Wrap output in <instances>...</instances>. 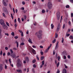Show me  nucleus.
Listing matches in <instances>:
<instances>
[{
  "mask_svg": "<svg viewBox=\"0 0 73 73\" xmlns=\"http://www.w3.org/2000/svg\"><path fill=\"white\" fill-rule=\"evenodd\" d=\"M58 61H60V59L61 58L60 57V56H58Z\"/></svg>",
  "mask_w": 73,
  "mask_h": 73,
  "instance_id": "29",
  "label": "nucleus"
},
{
  "mask_svg": "<svg viewBox=\"0 0 73 73\" xmlns=\"http://www.w3.org/2000/svg\"><path fill=\"white\" fill-rule=\"evenodd\" d=\"M21 40H22V41H24V38L23 37L22 38H21Z\"/></svg>",
  "mask_w": 73,
  "mask_h": 73,
  "instance_id": "42",
  "label": "nucleus"
},
{
  "mask_svg": "<svg viewBox=\"0 0 73 73\" xmlns=\"http://www.w3.org/2000/svg\"><path fill=\"white\" fill-rule=\"evenodd\" d=\"M44 23L45 25H46V21H45L44 22Z\"/></svg>",
  "mask_w": 73,
  "mask_h": 73,
  "instance_id": "55",
  "label": "nucleus"
},
{
  "mask_svg": "<svg viewBox=\"0 0 73 73\" xmlns=\"http://www.w3.org/2000/svg\"><path fill=\"white\" fill-rule=\"evenodd\" d=\"M38 37L39 39H41V35L40 34L39 35H38Z\"/></svg>",
  "mask_w": 73,
  "mask_h": 73,
  "instance_id": "18",
  "label": "nucleus"
},
{
  "mask_svg": "<svg viewBox=\"0 0 73 73\" xmlns=\"http://www.w3.org/2000/svg\"><path fill=\"white\" fill-rule=\"evenodd\" d=\"M71 17H73V13H71Z\"/></svg>",
  "mask_w": 73,
  "mask_h": 73,
  "instance_id": "56",
  "label": "nucleus"
},
{
  "mask_svg": "<svg viewBox=\"0 0 73 73\" xmlns=\"http://www.w3.org/2000/svg\"><path fill=\"white\" fill-rule=\"evenodd\" d=\"M11 35H12V36H14V35H15V33H14V32H13L11 34Z\"/></svg>",
  "mask_w": 73,
  "mask_h": 73,
  "instance_id": "49",
  "label": "nucleus"
},
{
  "mask_svg": "<svg viewBox=\"0 0 73 73\" xmlns=\"http://www.w3.org/2000/svg\"><path fill=\"white\" fill-rule=\"evenodd\" d=\"M33 47L34 48H36V46L35 45H33Z\"/></svg>",
  "mask_w": 73,
  "mask_h": 73,
  "instance_id": "64",
  "label": "nucleus"
},
{
  "mask_svg": "<svg viewBox=\"0 0 73 73\" xmlns=\"http://www.w3.org/2000/svg\"><path fill=\"white\" fill-rule=\"evenodd\" d=\"M66 7L67 8H69V6L68 5H67L66 6Z\"/></svg>",
  "mask_w": 73,
  "mask_h": 73,
  "instance_id": "41",
  "label": "nucleus"
},
{
  "mask_svg": "<svg viewBox=\"0 0 73 73\" xmlns=\"http://www.w3.org/2000/svg\"><path fill=\"white\" fill-rule=\"evenodd\" d=\"M19 32H20V33H23V32H22V31L21 30H19Z\"/></svg>",
  "mask_w": 73,
  "mask_h": 73,
  "instance_id": "52",
  "label": "nucleus"
},
{
  "mask_svg": "<svg viewBox=\"0 0 73 73\" xmlns=\"http://www.w3.org/2000/svg\"><path fill=\"white\" fill-rule=\"evenodd\" d=\"M69 38L70 40H73V36L71 35L69 36Z\"/></svg>",
  "mask_w": 73,
  "mask_h": 73,
  "instance_id": "17",
  "label": "nucleus"
},
{
  "mask_svg": "<svg viewBox=\"0 0 73 73\" xmlns=\"http://www.w3.org/2000/svg\"><path fill=\"white\" fill-rule=\"evenodd\" d=\"M3 17H7V16L6 15H5V14H4V13H3Z\"/></svg>",
  "mask_w": 73,
  "mask_h": 73,
  "instance_id": "30",
  "label": "nucleus"
},
{
  "mask_svg": "<svg viewBox=\"0 0 73 73\" xmlns=\"http://www.w3.org/2000/svg\"><path fill=\"white\" fill-rule=\"evenodd\" d=\"M21 9H22V10H24V7H21Z\"/></svg>",
  "mask_w": 73,
  "mask_h": 73,
  "instance_id": "62",
  "label": "nucleus"
},
{
  "mask_svg": "<svg viewBox=\"0 0 73 73\" xmlns=\"http://www.w3.org/2000/svg\"><path fill=\"white\" fill-rule=\"evenodd\" d=\"M58 37V34L57 33H55V38H57Z\"/></svg>",
  "mask_w": 73,
  "mask_h": 73,
  "instance_id": "24",
  "label": "nucleus"
},
{
  "mask_svg": "<svg viewBox=\"0 0 73 73\" xmlns=\"http://www.w3.org/2000/svg\"><path fill=\"white\" fill-rule=\"evenodd\" d=\"M5 68L6 69H7V66L6 65H5Z\"/></svg>",
  "mask_w": 73,
  "mask_h": 73,
  "instance_id": "51",
  "label": "nucleus"
},
{
  "mask_svg": "<svg viewBox=\"0 0 73 73\" xmlns=\"http://www.w3.org/2000/svg\"><path fill=\"white\" fill-rule=\"evenodd\" d=\"M9 62L10 64H11L12 62H11V59L9 58Z\"/></svg>",
  "mask_w": 73,
  "mask_h": 73,
  "instance_id": "27",
  "label": "nucleus"
},
{
  "mask_svg": "<svg viewBox=\"0 0 73 73\" xmlns=\"http://www.w3.org/2000/svg\"><path fill=\"white\" fill-rule=\"evenodd\" d=\"M48 6L49 9H50L52 8V4L51 2H49L48 4Z\"/></svg>",
  "mask_w": 73,
  "mask_h": 73,
  "instance_id": "1",
  "label": "nucleus"
},
{
  "mask_svg": "<svg viewBox=\"0 0 73 73\" xmlns=\"http://www.w3.org/2000/svg\"><path fill=\"white\" fill-rule=\"evenodd\" d=\"M51 29H53V28L54 27V26L53 25V24H51Z\"/></svg>",
  "mask_w": 73,
  "mask_h": 73,
  "instance_id": "19",
  "label": "nucleus"
},
{
  "mask_svg": "<svg viewBox=\"0 0 73 73\" xmlns=\"http://www.w3.org/2000/svg\"><path fill=\"white\" fill-rule=\"evenodd\" d=\"M17 48H18V47H19V42H17Z\"/></svg>",
  "mask_w": 73,
  "mask_h": 73,
  "instance_id": "35",
  "label": "nucleus"
},
{
  "mask_svg": "<svg viewBox=\"0 0 73 73\" xmlns=\"http://www.w3.org/2000/svg\"><path fill=\"white\" fill-rule=\"evenodd\" d=\"M34 68H32V72L33 73H35V71L34 70Z\"/></svg>",
  "mask_w": 73,
  "mask_h": 73,
  "instance_id": "31",
  "label": "nucleus"
},
{
  "mask_svg": "<svg viewBox=\"0 0 73 73\" xmlns=\"http://www.w3.org/2000/svg\"><path fill=\"white\" fill-rule=\"evenodd\" d=\"M63 58H64V59L65 60V59H66V56H64Z\"/></svg>",
  "mask_w": 73,
  "mask_h": 73,
  "instance_id": "54",
  "label": "nucleus"
},
{
  "mask_svg": "<svg viewBox=\"0 0 73 73\" xmlns=\"http://www.w3.org/2000/svg\"><path fill=\"white\" fill-rule=\"evenodd\" d=\"M2 27H3V28L5 30L7 29V26L6 25H5V24H4L2 25Z\"/></svg>",
  "mask_w": 73,
  "mask_h": 73,
  "instance_id": "6",
  "label": "nucleus"
},
{
  "mask_svg": "<svg viewBox=\"0 0 73 73\" xmlns=\"http://www.w3.org/2000/svg\"><path fill=\"white\" fill-rule=\"evenodd\" d=\"M32 52L33 53V54H36V51H35V50H34V49H33Z\"/></svg>",
  "mask_w": 73,
  "mask_h": 73,
  "instance_id": "16",
  "label": "nucleus"
},
{
  "mask_svg": "<svg viewBox=\"0 0 73 73\" xmlns=\"http://www.w3.org/2000/svg\"><path fill=\"white\" fill-rule=\"evenodd\" d=\"M18 36H16L15 37V39H17V38H18Z\"/></svg>",
  "mask_w": 73,
  "mask_h": 73,
  "instance_id": "53",
  "label": "nucleus"
},
{
  "mask_svg": "<svg viewBox=\"0 0 73 73\" xmlns=\"http://www.w3.org/2000/svg\"><path fill=\"white\" fill-rule=\"evenodd\" d=\"M3 10L4 11V12L6 13H8V11H7V8L5 7H3Z\"/></svg>",
  "mask_w": 73,
  "mask_h": 73,
  "instance_id": "10",
  "label": "nucleus"
},
{
  "mask_svg": "<svg viewBox=\"0 0 73 73\" xmlns=\"http://www.w3.org/2000/svg\"><path fill=\"white\" fill-rule=\"evenodd\" d=\"M40 53L41 54L42 56V55H43V54H44L43 52L41 51L40 52Z\"/></svg>",
  "mask_w": 73,
  "mask_h": 73,
  "instance_id": "50",
  "label": "nucleus"
},
{
  "mask_svg": "<svg viewBox=\"0 0 73 73\" xmlns=\"http://www.w3.org/2000/svg\"><path fill=\"white\" fill-rule=\"evenodd\" d=\"M68 24H69L70 26V25H71V22L70 21H69Z\"/></svg>",
  "mask_w": 73,
  "mask_h": 73,
  "instance_id": "48",
  "label": "nucleus"
},
{
  "mask_svg": "<svg viewBox=\"0 0 73 73\" xmlns=\"http://www.w3.org/2000/svg\"><path fill=\"white\" fill-rule=\"evenodd\" d=\"M70 36V34H66V36L67 37H69V36Z\"/></svg>",
  "mask_w": 73,
  "mask_h": 73,
  "instance_id": "37",
  "label": "nucleus"
},
{
  "mask_svg": "<svg viewBox=\"0 0 73 73\" xmlns=\"http://www.w3.org/2000/svg\"><path fill=\"white\" fill-rule=\"evenodd\" d=\"M0 23L2 25L5 24V23H4V20L3 19H1L0 20Z\"/></svg>",
  "mask_w": 73,
  "mask_h": 73,
  "instance_id": "9",
  "label": "nucleus"
},
{
  "mask_svg": "<svg viewBox=\"0 0 73 73\" xmlns=\"http://www.w3.org/2000/svg\"><path fill=\"white\" fill-rule=\"evenodd\" d=\"M67 57H68V58H70V55H68V56Z\"/></svg>",
  "mask_w": 73,
  "mask_h": 73,
  "instance_id": "58",
  "label": "nucleus"
},
{
  "mask_svg": "<svg viewBox=\"0 0 73 73\" xmlns=\"http://www.w3.org/2000/svg\"><path fill=\"white\" fill-rule=\"evenodd\" d=\"M42 65H44V60H43L42 62Z\"/></svg>",
  "mask_w": 73,
  "mask_h": 73,
  "instance_id": "43",
  "label": "nucleus"
},
{
  "mask_svg": "<svg viewBox=\"0 0 73 73\" xmlns=\"http://www.w3.org/2000/svg\"><path fill=\"white\" fill-rule=\"evenodd\" d=\"M70 1L71 3H73V0H70Z\"/></svg>",
  "mask_w": 73,
  "mask_h": 73,
  "instance_id": "60",
  "label": "nucleus"
},
{
  "mask_svg": "<svg viewBox=\"0 0 73 73\" xmlns=\"http://www.w3.org/2000/svg\"><path fill=\"white\" fill-rule=\"evenodd\" d=\"M58 42H57L56 44L55 47V50H57V48H58Z\"/></svg>",
  "mask_w": 73,
  "mask_h": 73,
  "instance_id": "5",
  "label": "nucleus"
},
{
  "mask_svg": "<svg viewBox=\"0 0 73 73\" xmlns=\"http://www.w3.org/2000/svg\"><path fill=\"white\" fill-rule=\"evenodd\" d=\"M5 50H8V47H6L5 48Z\"/></svg>",
  "mask_w": 73,
  "mask_h": 73,
  "instance_id": "63",
  "label": "nucleus"
},
{
  "mask_svg": "<svg viewBox=\"0 0 73 73\" xmlns=\"http://www.w3.org/2000/svg\"><path fill=\"white\" fill-rule=\"evenodd\" d=\"M62 55L63 56H64V55L67 56V55H68V54H67L66 51H64L62 53Z\"/></svg>",
  "mask_w": 73,
  "mask_h": 73,
  "instance_id": "4",
  "label": "nucleus"
},
{
  "mask_svg": "<svg viewBox=\"0 0 73 73\" xmlns=\"http://www.w3.org/2000/svg\"><path fill=\"white\" fill-rule=\"evenodd\" d=\"M22 4L23 5H25V2L23 1L22 2Z\"/></svg>",
  "mask_w": 73,
  "mask_h": 73,
  "instance_id": "39",
  "label": "nucleus"
},
{
  "mask_svg": "<svg viewBox=\"0 0 73 73\" xmlns=\"http://www.w3.org/2000/svg\"><path fill=\"white\" fill-rule=\"evenodd\" d=\"M3 37V35L1 34V33L0 34V38H1Z\"/></svg>",
  "mask_w": 73,
  "mask_h": 73,
  "instance_id": "32",
  "label": "nucleus"
},
{
  "mask_svg": "<svg viewBox=\"0 0 73 73\" xmlns=\"http://www.w3.org/2000/svg\"><path fill=\"white\" fill-rule=\"evenodd\" d=\"M33 66L34 68H36V66L35 64H34L33 65Z\"/></svg>",
  "mask_w": 73,
  "mask_h": 73,
  "instance_id": "36",
  "label": "nucleus"
},
{
  "mask_svg": "<svg viewBox=\"0 0 73 73\" xmlns=\"http://www.w3.org/2000/svg\"><path fill=\"white\" fill-rule=\"evenodd\" d=\"M3 69V65L1 64H0V72H2V70Z\"/></svg>",
  "mask_w": 73,
  "mask_h": 73,
  "instance_id": "8",
  "label": "nucleus"
},
{
  "mask_svg": "<svg viewBox=\"0 0 73 73\" xmlns=\"http://www.w3.org/2000/svg\"><path fill=\"white\" fill-rule=\"evenodd\" d=\"M9 55H10V52H8L7 53V56H9Z\"/></svg>",
  "mask_w": 73,
  "mask_h": 73,
  "instance_id": "61",
  "label": "nucleus"
},
{
  "mask_svg": "<svg viewBox=\"0 0 73 73\" xmlns=\"http://www.w3.org/2000/svg\"><path fill=\"white\" fill-rule=\"evenodd\" d=\"M25 59L27 62H28V61H29V58L28 57H26Z\"/></svg>",
  "mask_w": 73,
  "mask_h": 73,
  "instance_id": "13",
  "label": "nucleus"
},
{
  "mask_svg": "<svg viewBox=\"0 0 73 73\" xmlns=\"http://www.w3.org/2000/svg\"><path fill=\"white\" fill-rule=\"evenodd\" d=\"M48 50H49L48 49H46L45 51V53H46L47 52H48Z\"/></svg>",
  "mask_w": 73,
  "mask_h": 73,
  "instance_id": "45",
  "label": "nucleus"
},
{
  "mask_svg": "<svg viewBox=\"0 0 73 73\" xmlns=\"http://www.w3.org/2000/svg\"><path fill=\"white\" fill-rule=\"evenodd\" d=\"M58 71L56 73H60V70L59 69L57 70Z\"/></svg>",
  "mask_w": 73,
  "mask_h": 73,
  "instance_id": "57",
  "label": "nucleus"
},
{
  "mask_svg": "<svg viewBox=\"0 0 73 73\" xmlns=\"http://www.w3.org/2000/svg\"><path fill=\"white\" fill-rule=\"evenodd\" d=\"M62 73H66V69L64 68L63 69Z\"/></svg>",
  "mask_w": 73,
  "mask_h": 73,
  "instance_id": "12",
  "label": "nucleus"
},
{
  "mask_svg": "<svg viewBox=\"0 0 73 73\" xmlns=\"http://www.w3.org/2000/svg\"><path fill=\"white\" fill-rule=\"evenodd\" d=\"M65 24H64L63 26V29H64V28H65Z\"/></svg>",
  "mask_w": 73,
  "mask_h": 73,
  "instance_id": "46",
  "label": "nucleus"
},
{
  "mask_svg": "<svg viewBox=\"0 0 73 73\" xmlns=\"http://www.w3.org/2000/svg\"><path fill=\"white\" fill-rule=\"evenodd\" d=\"M56 16L57 17V19L58 20L60 19V12H58L56 13Z\"/></svg>",
  "mask_w": 73,
  "mask_h": 73,
  "instance_id": "3",
  "label": "nucleus"
},
{
  "mask_svg": "<svg viewBox=\"0 0 73 73\" xmlns=\"http://www.w3.org/2000/svg\"><path fill=\"white\" fill-rule=\"evenodd\" d=\"M17 67H20L22 66V64H21V62L20 61H17Z\"/></svg>",
  "mask_w": 73,
  "mask_h": 73,
  "instance_id": "2",
  "label": "nucleus"
},
{
  "mask_svg": "<svg viewBox=\"0 0 73 73\" xmlns=\"http://www.w3.org/2000/svg\"><path fill=\"white\" fill-rule=\"evenodd\" d=\"M3 4L4 6H7V5H8V3H6L5 2L3 1Z\"/></svg>",
  "mask_w": 73,
  "mask_h": 73,
  "instance_id": "11",
  "label": "nucleus"
},
{
  "mask_svg": "<svg viewBox=\"0 0 73 73\" xmlns=\"http://www.w3.org/2000/svg\"><path fill=\"white\" fill-rule=\"evenodd\" d=\"M10 56L13 57V58H15L16 56V55L15 54H13V55H11V54H10Z\"/></svg>",
  "mask_w": 73,
  "mask_h": 73,
  "instance_id": "20",
  "label": "nucleus"
},
{
  "mask_svg": "<svg viewBox=\"0 0 73 73\" xmlns=\"http://www.w3.org/2000/svg\"><path fill=\"white\" fill-rule=\"evenodd\" d=\"M6 24L8 27H9V23L7 22H6Z\"/></svg>",
  "mask_w": 73,
  "mask_h": 73,
  "instance_id": "28",
  "label": "nucleus"
},
{
  "mask_svg": "<svg viewBox=\"0 0 73 73\" xmlns=\"http://www.w3.org/2000/svg\"><path fill=\"white\" fill-rule=\"evenodd\" d=\"M42 32V31L41 30H40L38 32V33H35V35H37L38 33V34H39V35H40V33H41Z\"/></svg>",
  "mask_w": 73,
  "mask_h": 73,
  "instance_id": "15",
  "label": "nucleus"
},
{
  "mask_svg": "<svg viewBox=\"0 0 73 73\" xmlns=\"http://www.w3.org/2000/svg\"><path fill=\"white\" fill-rule=\"evenodd\" d=\"M42 13H45V11L44 9H43L42 11Z\"/></svg>",
  "mask_w": 73,
  "mask_h": 73,
  "instance_id": "34",
  "label": "nucleus"
},
{
  "mask_svg": "<svg viewBox=\"0 0 73 73\" xmlns=\"http://www.w3.org/2000/svg\"><path fill=\"white\" fill-rule=\"evenodd\" d=\"M61 26V25H60V24L59 23L58 24V27L57 29V31H59V30H60V26Z\"/></svg>",
  "mask_w": 73,
  "mask_h": 73,
  "instance_id": "7",
  "label": "nucleus"
},
{
  "mask_svg": "<svg viewBox=\"0 0 73 73\" xmlns=\"http://www.w3.org/2000/svg\"><path fill=\"white\" fill-rule=\"evenodd\" d=\"M28 42L29 43H30L31 44H32L33 43V42H32V39H31L30 38H29V40H28Z\"/></svg>",
  "mask_w": 73,
  "mask_h": 73,
  "instance_id": "14",
  "label": "nucleus"
},
{
  "mask_svg": "<svg viewBox=\"0 0 73 73\" xmlns=\"http://www.w3.org/2000/svg\"><path fill=\"white\" fill-rule=\"evenodd\" d=\"M10 51L11 52V53H13V50H12V49H10Z\"/></svg>",
  "mask_w": 73,
  "mask_h": 73,
  "instance_id": "26",
  "label": "nucleus"
},
{
  "mask_svg": "<svg viewBox=\"0 0 73 73\" xmlns=\"http://www.w3.org/2000/svg\"><path fill=\"white\" fill-rule=\"evenodd\" d=\"M64 38L62 37V40H61L62 43H63V42H64Z\"/></svg>",
  "mask_w": 73,
  "mask_h": 73,
  "instance_id": "21",
  "label": "nucleus"
},
{
  "mask_svg": "<svg viewBox=\"0 0 73 73\" xmlns=\"http://www.w3.org/2000/svg\"><path fill=\"white\" fill-rule=\"evenodd\" d=\"M24 44H25V43H24L22 42L20 44V45H24Z\"/></svg>",
  "mask_w": 73,
  "mask_h": 73,
  "instance_id": "33",
  "label": "nucleus"
},
{
  "mask_svg": "<svg viewBox=\"0 0 73 73\" xmlns=\"http://www.w3.org/2000/svg\"><path fill=\"white\" fill-rule=\"evenodd\" d=\"M36 62V60L34 59L33 60V63H35Z\"/></svg>",
  "mask_w": 73,
  "mask_h": 73,
  "instance_id": "47",
  "label": "nucleus"
},
{
  "mask_svg": "<svg viewBox=\"0 0 73 73\" xmlns=\"http://www.w3.org/2000/svg\"><path fill=\"white\" fill-rule=\"evenodd\" d=\"M56 41V39H55L52 41V42L53 44H54V43Z\"/></svg>",
  "mask_w": 73,
  "mask_h": 73,
  "instance_id": "25",
  "label": "nucleus"
},
{
  "mask_svg": "<svg viewBox=\"0 0 73 73\" xmlns=\"http://www.w3.org/2000/svg\"><path fill=\"white\" fill-rule=\"evenodd\" d=\"M36 57L37 59L38 60H39V58H38V56L37 55L36 56Z\"/></svg>",
  "mask_w": 73,
  "mask_h": 73,
  "instance_id": "44",
  "label": "nucleus"
},
{
  "mask_svg": "<svg viewBox=\"0 0 73 73\" xmlns=\"http://www.w3.org/2000/svg\"><path fill=\"white\" fill-rule=\"evenodd\" d=\"M18 21H19V23H21V21L20 19V18H18Z\"/></svg>",
  "mask_w": 73,
  "mask_h": 73,
  "instance_id": "40",
  "label": "nucleus"
},
{
  "mask_svg": "<svg viewBox=\"0 0 73 73\" xmlns=\"http://www.w3.org/2000/svg\"><path fill=\"white\" fill-rule=\"evenodd\" d=\"M60 65V62H58L57 64V67H58V66Z\"/></svg>",
  "mask_w": 73,
  "mask_h": 73,
  "instance_id": "38",
  "label": "nucleus"
},
{
  "mask_svg": "<svg viewBox=\"0 0 73 73\" xmlns=\"http://www.w3.org/2000/svg\"><path fill=\"white\" fill-rule=\"evenodd\" d=\"M64 66H65V68H66V69L68 67L67 66H66V64H64Z\"/></svg>",
  "mask_w": 73,
  "mask_h": 73,
  "instance_id": "59",
  "label": "nucleus"
},
{
  "mask_svg": "<svg viewBox=\"0 0 73 73\" xmlns=\"http://www.w3.org/2000/svg\"><path fill=\"white\" fill-rule=\"evenodd\" d=\"M44 56H41L40 58V59L41 60H44Z\"/></svg>",
  "mask_w": 73,
  "mask_h": 73,
  "instance_id": "23",
  "label": "nucleus"
},
{
  "mask_svg": "<svg viewBox=\"0 0 73 73\" xmlns=\"http://www.w3.org/2000/svg\"><path fill=\"white\" fill-rule=\"evenodd\" d=\"M17 71L18 73H20V72H21V70H17Z\"/></svg>",
  "mask_w": 73,
  "mask_h": 73,
  "instance_id": "22",
  "label": "nucleus"
}]
</instances>
